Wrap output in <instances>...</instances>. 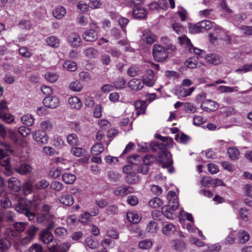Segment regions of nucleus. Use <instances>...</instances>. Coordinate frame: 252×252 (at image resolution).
<instances>
[{
  "label": "nucleus",
  "mask_w": 252,
  "mask_h": 252,
  "mask_svg": "<svg viewBox=\"0 0 252 252\" xmlns=\"http://www.w3.org/2000/svg\"><path fill=\"white\" fill-rule=\"evenodd\" d=\"M42 199L38 195H33L32 200L21 199L15 206V209L20 213L23 214L30 220L35 218V214L31 211H37L44 204Z\"/></svg>",
  "instance_id": "f257e3e1"
},
{
  "label": "nucleus",
  "mask_w": 252,
  "mask_h": 252,
  "mask_svg": "<svg viewBox=\"0 0 252 252\" xmlns=\"http://www.w3.org/2000/svg\"><path fill=\"white\" fill-rule=\"evenodd\" d=\"M5 148V150L0 149V164L4 167L3 173L7 176H10L12 174V170L10 164V157L8 152L11 153L12 151L10 148V146L6 143L1 144Z\"/></svg>",
  "instance_id": "f03ea898"
},
{
  "label": "nucleus",
  "mask_w": 252,
  "mask_h": 252,
  "mask_svg": "<svg viewBox=\"0 0 252 252\" xmlns=\"http://www.w3.org/2000/svg\"><path fill=\"white\" fill-rule=\"evenodd\" d=\"M153 55L154 59L158 62L164 61L168 56L165 48L159 44H155L153 46Z\"/></svg>",
  "instance_id": "7ed1b4c3"
},
{
  "label": "nucleus",
  "mask_w": 252,
  "mask_h": 252,
  "mask_svg": "<svg viewBox=\"0 0 252 252\" xmlns=\"http://www.w3.org/2000/svg\"><path fill=\"white\" fill-rule=\"evenodd\" d=\"M157 160L163 164L162 167L163 168L170 166L173 164L171 155L166 150L161 151L159 153Z\"/></svg>",
  "instance_id": "20e7f679"
},
{
  "label": "nucleus",
  "mask_w": 252,
  "mask_h": 252,
  "mask_svg": "<svg viewBox=\"0 0 252 252\" xmlns=\"http://www.w3.org/2000/svg\"><path fill=\"white\" fill-rule=\"evenodd\" d=\"M33 139L39 144H45L48 140V137L45 131L43 130H36L32 133Z\"/></svg>",
  "instance_id": "39448f33"
},
{
  "label": "nucleus",
  "mask_w": 252,
  "mask_h": 252,
  "mask_svg": "<svg viewBox=\"0 0 252 252\" xmlns=\"http://www.w3.org/2000/svg\"><path fill=\"white\" fill-rule=\"evenodd\" d=\"M141 40L147 44H153L156 40V36L149 29H145L142 32Z\"/></svg>",
  "instance_id": "423d86ee"
},
{
  "label": "nucleus",
  "mask_w": 252,
  "mask_h": 252,
  "mask_svg": "<svg viewBox=\"0 0 252 252\" xmlns=\"http://www.w3.org/2000/svg\"><path fill=\"white\" fill-rule=\"evenodd\" d=\"M43 102L45 106L51 109L58 107L60 105V100L56 96H47L43 99Z\"/></svg>",
  "instance_id": "0eeeda50"
},
{
  "label": "nucleus",
  "mask_w": 252,
  "mask_h": 252,
  "mask_svg": "<svg viewBox=\"0 0 252 252\" xmlns=\"http://www.w3.org/2000/svg\"><path fill=\"white\" fill-rule=\"evenodd\" d=\"M194 90V87L187 88L184 87H180L179 89L175 90L174 94L178 96L180 98L181 97H186L190 95Z\"/></svg>",
  "instance_id": "6e6552de"
},
{
  "label": "nucleus",
  "mask_w": 252,
  "mask_h": 252,
  "mask_svg": "<svg viewBox=\"0 0 252 252\" xmlns=\"http://www.w3.org/2000/svg\"><path fill=\"white\" fill-rule=\"evenodd\" d=\"M134 189L130 186L120 187L118 188L114 191V193L116 196L124 197L129 193H132Z\"/></svg>",
  "instance_id": "1a4fd4ad"
},
{
  "label": "nucleus",
  "mask_w": 252,
  "mask_h": 252,
  "mask_svg": "<svg viewBox=\"0 0 252 252\" xmlns=\"http://www.w3.org/2000/svg\"><path fill=\"white\" fill-rule=\"evenodd\" d=\"M40 240L45 244H50L54 240L53 234L46 230H42L39 235Z\"/></svg>",
  "instance_id": "9d476101"
},
{
  "label": "nucleus",
  "mask_w": 252,
  "mask_h": 252,
  "mask_svg": "<svg viewBox=\"0 0 252 252\" xmlns=\"http://www.w3.org/2000/svg\"><path fill=\"white\" fill-rule=\"evenodd\" d=\"M132 13L134 18L143 19L146 18L147 11L145 8L135 7L133 8Z\"/></svg>",
  "instance_id": "9b49d317"
},
{
  "label": "nucleus",
  "mask_w": 252,
  "mask_h": 252,
  "mask_svg": "<svg viewBox=\"0 0 252 252\" xmlns=\"http://www.w3.org/2000/svg\"><path fill=\"white\" fill-rule=\"evenodd\" d=\"M68 42L73 47H78L80 46L81 39L78 33L76 32L71 33L68 37Z\"/></svg>",
  "instance_id": "f8f14e48"
},
{
  "label": "nucleus",
  "mask_w": 252,
  "mask_h": 252,
  "mask_svg": "<svg viewBox=\"0 0 252 252\" xmlns=\"http://www.w3.org/2000/svg\"><path fill=\"white\" fill-rule=\"evenodd\" d=\"M144 83L140 79L134 78L131 79L128 82V86L132 90L139 91L144 87Z\"/></svg>",
  "instance_id": "ddd939ff"
},
{
  "label": "nucleus",
  "mask_w": 252,
  "mask_h": 252,
  "mask_svg": "<svg viewBox=\"0 0 252 252\" xmlns=\"http://www.w3.org/2000/svg\"><path fill=\"white\" fill-rule=\"evenodd\" d=\"M85 246L92 250H95L99 247V243L98 241L92 237H88L85 239Z\"/></svg>",
  "instance_id": "4468645a"
},
{
  "label": "nucleus",
  "mask_w": 252,
  "mask_h": 252,
  "mask_svg": "<svg viewBox=\"0 0 252 252\" xmlns=\"http://www.w3.org/2000/svg\"><path fill=\"white\" fill-rule=\"evenodd\" d=\"M8 187L13 191L18 192L20 189V182L16 178H11L7 181Z\"/></svg>",
  "instance_id": "2eb2a0df"
},
{
  "label": "nucleus",
  "mask_w": 252,
  "mask_h": 252,
  "mask_svg": "<svg viewBox=\"0 0 252 252\" xmlns=\"http://www.w3.org/2000/svg\"><path fill=\"white\" fill-rule=\"evenodd\" d=\"M4 238L8 240H16L19 238V234L15 230L11 228H7L6 229L3 233Z\"/></svg>",
  "instance_id": "dca6fc26"
},
{
  "label": "nucleus",
  "mask_w": 252,
  "mask_h": 252,
  "mask_svg": "<svg viewBox=\"0 0 252 252\" xmlns=\"http://www.w3.org/2000/svg\"><path fill=\"white\" fill-rule=\"evenodd\" d=\"M14 170L21 175H25L30 173L32 170V168L28 164L22 163L19 167L15 168Z\"/></svg>",
  "instance_id": "f3484780"
},
{
  "label": "nucleus",
  "mask_w": 252,
  "mask_h": 252,
  "mask_svg": "<svg viewBox=\"0 0 252 252\" xmlns=\"http://www.w3.org/2000/svg\"><path fill=\"white\" fill-rule=\"evenodd\" d=\"M143 71L141 68L135 65L130 66L127 70L128 76L133 77L142 74Z\"/></svg>",
  "instance_id": "a211bd4d"
},
{
  "label": "nucleus",
  "mask_w": 252,
  "mask_h": 252,
  "mask_svg": "<svg viewBox=\"0 0 252 252\" xmlns=\"http://www.w3.org/2000/svg\"><path fill=\"white\" fill-rule=\"evenodd\" d=\"M51 208L50 205L46 204H43L41 207V214L46 217L47 220H53L55 218L54 216L50 213Z\"/></svg>",
  "instance_id": "6ab92c4d"
},
{
  "label": "nucleus",
  "mask_w": 252,
  "mask_h": 252,
  "mask_svg": "<svg viewBox=\"0 0 252 252\" xmlns=\"http://www.w3.org/2000/svg\"><path fill=\"white\" fill-rule=\"evenodd\" d=\"M147 73L148 76L143 78V82L144 84H145L146 86L152 87L155 83V81L154 79L155 73L154 71L151 69L148 70Z\"/></svg>",
  "instance_id": "aec40b11"
},
{
  "label": "nucleus",
  "mask_w": 252,
  "mask_h": 252,
  "mask_svg": "<svg viewBox=\"0 0 252 252\" xmlns=\"http://www.w3.org/2000/svg\"><path fill=\"white\" fill-rule=\"evenodd\" d=\"M176 226L171 223L165 224L162 229L163 233L168 236L173 234L176 231Z\"/></svg>",
  "instance_id": "412c9836"
},
{
  "label": "nucleus",
  "mask_w": 252,
  "mask_h": 252,
  "mask_svg": "<svg viewBox=\"0 0 252 252\" xmlns=\"http://www.w3.org/2000/svg\"><path fill=\"white\" fill-rule=\"evenodd\" d=\"M205 58L207 62L215 65L219 64L221 61V58L215 54H208L205 56Z\"/></svg>",
  "instance_id": "4be33fe9"
},
{
  "label": "nucleus",
  "mask_w": 252,
  "mask_h": 252,
  "mask_svg": "<svg viewBox=\"0 0 252 252\" xmlns=\"http://www.w3.org/2000/svg\"><path fill=\"white\" fill-rule=\"evenodd\" d=\"M68 103L74 109H79L82 105L81 101L76 96L71 97L68 99Z\"/></svg>",
  "instance_id": "5701e85b"
},
{
  "label": "nucleus",
  "mask_w": 252,
  "mask_h": 252,
  "mask_svg": "<svg viewBox=\"0 0 252 252\" xmlns=\"http://www.w3.org/2000/svg\"><path fill=\"white\" fill-rule=\"evenodd\" d=\"M60 202L62 204L67 206H71L74 203V198L70 194H63L60 199Z\"/></svg>",
  "instance_id": "b1692460"
},
{
  "label": "nucleus",
  "mask_w": 252,
  "mask_h": 252,
  "mask_svg": "<svg viewBox=\"0 0 252 252\" xmlns=\"http://www.w3.org/2000/svg\"><path fill=\"white\" fill-rule=\"evenodd\" d=\"M53 14L55 18L61 19L65 15L66 10L63 7L59 6L55 9L53 12Z\"/></svg>",
  "instance_id": "393cba45"
},
{
  "label": "nucleus",
  "mask_w": 252,
  "mask_h": 252,
  "mask_svg": "<svg viewBox=\"0 0 252 252\" xmlns=\"http://www.w3.org/2000/svg\"><path fill=\"white\" fill-rule=\"evenodd\" d=\"M84 39L87 41H94L97 39V35L92 30H87L84 33Z\"/></svg>",
  "instance_id": "a878e982"
},
{
  "label": "nucleus",
  "mask_w": 252,
  "mask_h": 252,
  "mask_svg": "<svg viewBox=\"0 0 252 252\" xmlns=\"http://www.w3.org/2000/svg\"><path fill=\"white\" fill-rule=\"evenodd\" d=\"M63 67L69 71H75L77 69L76 63L71 61H65L63 64Z\"/></svg>",
  "instance_id": "bb28decb"
},
{
  "label": "nucleus",
  "mask_w": 252,
  "mask_h": 252,
  "mask_svg": "<svg viewBox=\"0 0 252 252\" xmlns=\"http://www.w3.org/2000/svg\"><path fill=\"white\" fill-rule=\"evenodd\" d=\"M63 180L67 184H71L76 180L75 175L70 173H65L62 175Z\"/></svg>",
  "instance_id": "cd10ccee"
},
{
  "label": "nucleus",
  "mask_w": 252,
  "mask_h": 252,
  "mask_svg": "<svg viewBox=\"0 0 252 252\" xmlns=\"http://www.w3.org/2000/svg\"><path fill=\"white\" fill-rule=\"evenodd\" d=\"M139 180L138 175L135 173H130L128 174L126 177V182L129 184H134L136 183Z\"/></svg>",
  "instance_id": "c85d7f7f"
},
{
  "label": "nucleus",
  "mask_w": 252,
  "mask_h": 252,
  "mask_svg": "<svg viewBox=\"0 0 252 252\" xmlns=\"http://www.w3.org/2000/svg\"><path fill=\"white\" fill-rule=\"evenodd\" d=\"M227 154L231 159L235 160L239 158L240 152L237 149L230 147L228 149Z\"/></svg>",
  "instance_id": "c756f323"
},
{
  "label": "nucleus",
  "mask_w": 252,
  "mask_h": 252,
  "mask_svg": "<svg viewBox=\"0 0 252 252\" xmlns=\"http://www.w3.org/2000/svg\"><path fill=\"white\" fill-rule=\"evenodd\" d=\"M126 81L123 77L117 78L114 82L113 85L117 89H121L125 88Z\"/></svg>",
  "instance_id": "7c9ffc66"
},
{
  "label": "nucleus",
  "mask_w": 252,
  "mask_h": 252,
  "mask_svg": "<svg viewBox=\"0 0 252 252\" xmlns=\"http://www.w3.org/2000/svg\"><path fill=\"white\" fill-rule=\"evenodd\" d=\"M21 121L23 124L28 126H31L34 123V119L31 115H25L21 117Z\"/></svg>",
  "instance_id": "2f4dec72"
},
{
  "label": "nucleus",
  "mask_w": 252,
  "mask_h": 252,
  "mask_svg": "<svg viewBox=\"0 0 252 252\" xmlns=\"http://www.w3.org/2000/svg\"><path fill=\"white\" fill-rule=\"evenodd\" d=\"M71 153L75 156L79 157L85 156L87 151L85 149L80 147H73L71 148Z\"/></svg>",
  "instance_id": "473e14b6"
},
{
  "label": "nucleus",
  "mask_w": 252,
  "mask_h": 252,
  "mask_svg": "<svg viewBox=\"0 0 252 252\" xmlns=\"http://www.w3.org/2000/svg\"><path fill=\"white\" fill-rule=\"evenodd\" d=\"M0 203L1 207L3 209L9 208L12 206V203L9 198L6 196H1L0 198Z\"/></svg>",
  "instance_id": "72a5a7b5"
},
{
  "label": "nucleus",
  "mask_w": 252,
  "mask_h": 252,
  "mask_svg": "<svg viewBox=\"0 0 252 252\" xmlns=\"http://www.w3.org/2000/svg\"><path fill=\"white\" fill-rule=\"evenodd\" d=\"M104 151V147L102 143H98L94 145L91 149L92 154L97 155L102 153Z\"/></svg>",
  "instance_id": "f704fd0d"
},
{
  "label": "nucleus",
  "mask_w": 252,
  "mask_h": 252,
  "mask_svg": "<svg viewBox=\"0 0 252 252\" xmlns=\"http://www.w3.org/2000/svg\"><path fill=\"white\" fill-rule=\"evenodd\" d=\"M22 188L25 195L31 193L33 190L32 184L30 181L25 182L23 185Z\"/></svg>",
  "instance_id": "c9c22d12"
},
{
  "label": "nucleus",
  "mask_w": 252,
  "mask_h": 252,
  "mask_svg": "<svg viewBox=\"0 0 252 252\" xmlns=\"http://www.w3.org/2000/svg\"><path fill=\"white\" fill-rule=\"evenodd\" d=\"M84 53L85 56L90 59L94 58L98 55L97 51L92 47L88 48Z\"/></svg>",
  "instance_id": "e433bc0d"
},
{
  "label": "nucleus",
  "mask_w": 252,
  "mask_h": 252,
  "mask_svg": "<svg viewBox=\"0 0 252 252\" xmlns=\"http://www.w3.org/2000/svg\"><path fill=\"white\" fill-rule=\"evenodd\" d=\"M47 44L52 47H57L59 46V39L54 36H51L46 39Z\"/></svg>",
  "instance_id": "4c0bfd02"
},
{
  "label": "nucleus",
  "mask_w": 252,
  "mask_h": 252,
  "mask_svg": "<svg viewBox=\"0 0 252 252\" xmlns=\"http://www.w3.org/2000/svg\"><path fill=\"white\" fill-rule=\"evenodd\" d=\"M216 103L215 101L211 100V99H207L205 101L203 102V103L201 104V108L206 111H211L212 109L210 108H209L207 105H209L210 106H214V108H216Z\"/></svg>",
  "instance_id": "58836bf2"
},
{
  "label": "nucleus",
  "mask_w": 252,
  "mask_h": 252,
  "mask_svg": "<svg viewBox=\"0 0 252 252\" xmlns=\"http://www.w3.org/2000/svg\"><path fill=\"white\" fill-rule=\"evenodd\" d=\"M179 39L180 43L182 45L186 47V48H188L189 50L193 48V45L191 44L190 40L186 36L179 37Z\"/></svg>",
  "instance_id": "ea45409f"
},
{
  "label": "nucleus",
  "mask_w": 252,
  "mask_h": 252,
  "mask_svg": "<svg viewBox=\"0 0 252 252\" xmlns=\"http://www.w3.org/2000/svg\"><path fill=\"white\" fill-rule=\"evenodd\" d=\"M218 90L221 93H231L238 91V88L237 87L233 88L226 86H220L218 88Z\"/></svg>",
  "instance_id": "a19ab883"
},
{
  "label": "nucleus",
  "mask_w": 252,
  "mask_h": 252,
  "mask_svg": "<svg viewBox=\"0 0 252 252\" xmlns=\"http://www.w3.org/2000/svg\"><path fill=\"white\" fill-rule=\"evenodd\" d=\"M67 141L71 146H76L79 142L77 135L73 133L69 134L67 136Z\"/></svg>",
  "instance_id": "79ce46f5"
},
{
  "label": "nucleus",
  "mask_w": 252,
  "mask_h": 252,
  "mask_svg": "<svg viewBox=\"0 0 252 252\" xmlns=\"http://www.w3.org/2000/svg\"><path fill=\"white\" fill-rule=\"evenodd\" d=\"M106 211L108 215H115L118 214L119 208L116 205H111L106 208Z\"/></svg>",
  "instance_id": "37998d69"
},
{
  "label": "nucleus",
  "mask_w": 252,
  "mask_h": 252,
  "mask_svg": "<svg viewBox=\"0 0 252 252\" xmlns=\"http://www.w3.org/2000/svg\"><path fill=\"white\" fill-rule=\"evenodd\" d=\"M146 230L149 233H156L158 230V225L155 222L151 221L148 224Z\"/></svg>",
  "instance_id": "c03bdc74"
},
{
  "label": "nucleus",
  "mask_w": 252,
  "mask_h": 252,
  "mask_svg": "<svg viewBox=\"0 0 252 252\" xmlns=\"http://www.w3.org/2000/svg\"><path fill=\"white\" fill-rule=\"evenodd\" d=\"M11 245V241L5 238L0 240V249L2 251L8 250Z\"/></svg>",
  "instance_id": "a18cd8bd"
},
{
  "label": "nucleus",
  "mask_w": 252,
  "mask_h": 252,
  "mask_svg": "<svg viewBox=\"0 0 252 252\" xmlns=\"http://www.w3.org/2000/svg\"><path fill=\"white\" fill-rule=\"evenodd\" d=\"M142 160V158L138 155H133L127 158L128 162L132 164L137 165Z\"/></svg>",
  "instance_id": "49530a36"
},
{
  "label": "nucleus",
  "mask_w": 252,
  "mask_h": 252,
  "mask_svg": "<svg viewBox=\"0 0 252 252\" xmlns=\"http://www.w3.org/2000/svg\"><path fill=\"white\" fill-rule=\"evenodd\" d=\"M152 242L150 240L147 239L139 243L138 246L140 249L142 250H147L151 248Z\"/></svg>",
  "instance_id": "de8ad7c7"
},
{
  "label": "nucleus",
  "mask_w": 252,
  "mask_h": 252,
  "mask_svg": "<svg viewBox=\"0 0 252 252\" xmlns=\"http://www.w3.org/2000/svg\"><path fill=\"white\" fill-rule=\"evenodd\" d=\"M162 211L164 216H166L169 219H173V216L171 207L169 206H164L162 208Z\"/></svg>",
  "instance_id": "09e8293b"
},
{
  "label": "nucleus",
  "mask_w": 252,
  "mask_h": 252,
  "mask_svg": "<svg viewBox=\"0 0 252 252\" xmlns=\"http://www.w3.org/2000/svg\"><path fill=\"white\" fill-rule=\"evenodd\" d=\"M3 214L4 217V222H11L14 221V217L15 216L14 212L8 211L3 212Z\"/></svg>",
  "instance_id": "8fccbe9b"
},
{
  "label": "nucleus",
  "mask_w": 252,
  "mask_h": 252,
  "mask_svg": "<svg viewBox=\"0 0 252 252\" xmlns=\"http://www.w3.org/2000/svg\"><path fill=\"white\" fill-rule=\"evenodd\" d=\"M82 88V85L78 81L72 82L69 85L70 89L74 92H80Z\"/></svg>",
  "instance_id": "3c124183"
},
{
  "label": "nucleus",
  "mask_w": 252,
  "mask_h": 252,
  "mask_svg": "<svg viewBox=\"0 0 252 252\" xmlns=\"http://www.w3.org/2000/svg\"><path fill=\"white\" fill-rule=\"evenodd\" d=\"M149 205L154 208H158L162 204V200L158 197H155L149 201Z\"/></svg>",
  "instance_id": "603ef678"
},
{
  "label": "nucleus",
  "mask_w": 252,
  "mask_h": 252,
  "mask_svg": "<svg viewBox=\"0 0 252 252\" xmlns=\"http://www.w3.org/2000/svg\"><path fill=\"white\" fill-rule=\"evenodd\" d=\"M127 219L129 221L134 223H138L141 219L137 214L133 213H128L127 214Z\"/></svg>",
  "instance_id": "864d4df0"
},
{
  "label": "nucleus",
  "mask_w": 252,
  "mask_h": 252,
  "mask_svg": "<svg viewBox=\"0 0 252 252\" xmlns=\"http://www.w3.org/2000/svg\"><path fill=\"white\" fill-rule=\"evenodd\" d=\"M107 176L111 181L114 182L119 181L121 177L120 174L113 171H109L107 173Z\"/></svg>",
  "instance_id": "5fc2aeb1"
},
{
  "label": "nucleus",
  "mask_w": 252,
  "mask_h": 252,
  "mask_svg": "<svg viewBox=\"0 0 252 252\" xmlns=\"http://www.w3.org/2000/svg\"><path fill=\"white\" fill-rule=\"evenodd\" d=\"M239 238L241 243H245L250 239V235L247 232L243 230L239 232Z\"/></svg>",
  "instance_id": "6e6d98bb"
},
{
  "label": "nucleus",
  "mask_w": 252,
  "mask_h": 252,
  "mask_svg": "<svg viewBox=\"0 0 252 252\" xmlns=\"http://www.w3.org/2000/svg\"><path fill=\"white\" fill-rule=\"evenodd\" d=\"M135 107L137 109L136 113L137 115H139L145 113V106L143 105L141 101L135 102Z\"/></svg>",
  "instance_id": "4d7b16f0"
},
{
  "label": "nucleus",
  "mask_w": 252,
  "mask_h": 252,
  "mask_svg": "<svg viewBox=\"0 0 252 252\" xmlns=\"http://www.w3.org/2000/svg\"><path fill=\"white\" fill-rule=\"evenodd\" d=\"M186 64L190 68H194L197 67L198 62L197 59L192 57L186 61Z\"/></svg>",
  "instance_id": "13d9d810"
},
{
  "label": "nucleus",
  "mask_w": 252,
  "mask_h": 252,
  "mask_svg": "<svg viewBox=\"0 0 252 252\" xmlns=\"http://www.w3.org/2000/svg\"><path fill=\"white\" fill-rule=\"evenodd\" d=\"M38 230L39 228L38 227H36L33 225H31L27 230V236L33 239Z\"/></svg>",
  "instance_id": "bf43d9fd"
},
{
  "label": "nucleus",
  "mask_w": 252,
  "mask_h": 252,
  "mask_svg": "<svg viewBox=\"0 0 252 252\" xmlns=\"http://www.w3.org/2000/svg\"><path fill=\"white\" fill-rule=\"evenodd\" d=\"M19 54L23 57L29 58L31 57L32 54L26 47H22L19 49Z\"/></svg>",
  "instance_id": "052dcab7"
},
{
  "label": "nucleus",
  "mask_w": 252,
  "mask_h": 252,
  "mask_svg": "<svg viewBox=\"0 0 252 252\" xmlns=\"http://www.w3.org/2000/svg\"><path fill=\"white\" fill-rule=\"evenodd\" d=\"M45 78L49 82L54 83L58 80V76L54 73L48 72L45 75Z\"/></svg>",
  "instance_id": "680f3d73"
},
{
  "label": "nucleus",
  "mask_w": 252,
  "mask_h": 252,
  "mask_svg": "<svg viewBox=\"0 0 252 252\" xmlns=\"http://www.w3.org/2000/svg\"><path fill=\"white\" fill-rule=\"evenodd\" d=\"M199 23L202 30H208L213 27V23L209 20H203Z\"/></svg>",
  "instance_id": "e2e57ef3"
},
{
  "label": "nucleus",
  "mask_w": 252,
  "mask_h": 252,
  "mask_svg": "<svg viewBox=\"0 0 252 252\" xmlns=\"http://www.w3.org/2000/svg\"><path fill=\"white\" fill-rule=\"evenodd\" d=\"M26 225V224L23 222H16L14 225V230L19 234V233L23 232L25 229Z\"/></svg>",
  "instance_id": "0e129e2a"
},
{
  "label": "nucleus",
  "mask_w": 252,
  "mask_h": 252,
  "mask_svg": "<svg viewBox=\"0 0 252 252\" xmlns=\"http://www.w3.org/2000/svg\"><path fill=\"white\" fill-rule=\"evenodd\" d=\"M236 72L246 73L249 71H252V64H247L243 65L241 67L237 69Z\"/></svg>",
  "instance_id": "69168bd1"
},
{
  "label": "nucleus",
  "mask_w": 252,
  "mask_h": 252,
  "mask_svg": "<svg viewBox=\"0 0 252 252\" xmlns=\"http://www.w3.org/2000/svg\"><path fill=\"white\" fill-rule=\"evenodd\" d=\"M18 132L23 137H26L30 133L31 129L25 126H21L18 129Z\"/></svg>",
  "instance_id": "338daca9"
},
{
  "label": "nucleus",
  "mask_w": 252,
  "mask_h": 252,
  "mask_svg": "<svg viewBox=\"0 0 252 252\" xmlns=\"http://www.w3.org/2000/svg\"><path fill=\"white\" fill-rule=\"evenodd\" d=\"M29 252H43V248L40 244H34L30 248Z\"/></svg>",
  "instance_id": "774afa93"
}]
</instances>
